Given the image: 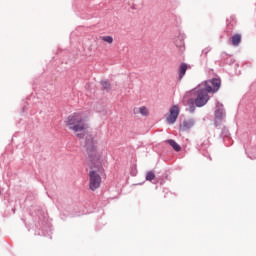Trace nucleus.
Wrapping results in <instances>:
<instances>
[{
	"label": "nucleus",
	"mask_w": 256,
	"mask_h": 256,
	"mask_svg": "<svg viewBox=\"0 0 256 256\" xmlns=\"http://www.w3.org/2000/svg\"><path fill=\"white\" fill-rule=\"evenodd\" d=\"M221 88V80L214 78L200 83L183 97V103L188 105L190 113L195 112V107H205L209 103V93H217Z\"/></svg>",
	"instance_id": "f257e3e1"
},
{
	"label": "nucleus",
	"mask_w": 256,
	"mask_h": 256,
	"mask_svg": "<svg viewBox=\"0 0 256 256\" xmlns=\"http://www.w3.org/2000/svg\"><path fill=\"white\" fill-rule=\"evenodd\" d=\"M87 152L91 161V170L89 171V189L91 191H97V189L101 187V175H99V172L101 171V162L99 161V153H97L95 146H92L91 148L88 147Z\"/></svg>",
	"instance_id": "f03ea898"
},
{
	"label": "nucleus",
	"mask_w": 256,
	"mask_h": 256,
	"mask_svg": "<svg viewBox=\"0 0 256 256\" xmlns=\"http://www.w3.org/2000/svg\"><path fill=\"white\" fill-rule=\"evenodd\" d=\"M86 120L87 117L85 116V113L75 112L67 117L65 125L70 131H73L74 135H76L78 139H83L88 127L85 122Z\"/></svg>",
	"instance_id": "7ed1b4c3"
},
{
	"label": "nucleus",
	"mask_w": 256,
	"mask_h": 256,
	"mask_svg": "<svg viewBox=\"0 0 256 256\" xmlns=\"http://www.w3.org/2000/svg\"><path fill=\"white\" fill-rule=\"evenodd\" d=\"M180 111L181 110L179 109L178 105H174L170 108L169 114L166 117V121H167V123H169V125H173L175 123V121H177Z\"/></svg>",
	"instance_id": "20e7f679"
},
{
	"label": "nucleus",
	"mask_w": 256,
	"mask_h": 256,
	"mask_svg": "<svg viewBox=\"0 0 256 256\" xmlns=\"http://www.w3.org/2000/svg\"><path fill=\"white\" fill-rule=\"evenodd\" d=\"M187 69H191L190 65H187V63H181L179 66V81L185 77V73H187Z\"/></svg>",
	"instance_id": "39448f33"
},
{
	"label": "nucleus",
	"mask_w": 256,
	"mask_h": 256,
	"mask_svg": "<svg viewBox=\"0 0 256 256\" xmlns=\"http://www.w3.org/2000/svg\"><path fill=\"white\" fill-rule=\"evenodd\" d=\"M193 125H195V122L193 120L184 121L180 126V129L182 131H189V129H191Z\"/></svg>",
	"instance_id": "423d86ee"
},
{
	"label": "nucleus",
	"mask_w": 256,
	"mask_h": 256,
	"mask_svg": "<svg viewBox=\"0 0 256 256\" xmlns=\"http://www.w3.org/2000/svg\"><path fill=\"white\" fill-rule=\"evenodd\" d=\"M231 43L234 47L239 46V43H241V34H234L231 38Z\"/></svg>",
	"instance_id": "0eeeda50"
},
{
	"label": "nucleus",
	"mask_w": 256,
	"mask_h": 256,
	"mask_svg": "<svg viewBox=\"0 0 256 256\" xmlns=\"http://www.w3.org/2000/svg\"><path fill=\"white\" fill-rule=\"evenodd\" d=\"M167 143L174 149V151H181V146L177 144V142H175L174 140H167Z\"/></svg>",
	"instance_id": "6e6552de"
},
{
	"label": "nucleus",
	"mask_w": 256,
	"mask_h": 256,
	"mask_svg": "<svg viewBox=\"0 0 256 256\" xmlns=\"http://www.w3.org/2000/svg\"><path fill=\"white\" fill-rule=\"evenodd\" d=\"M101 41H104L105 43H108V45H113V38L112 36H101Z\"/></svg>",
	"instance_id": "1a4fd4ad"
},
{
	"label": "nucleus",
	"mask_w": 256,
	"mask_h": 256,
	"mask_svg": "<svg viewBox=\"0 0 256 256\" xmlns=\"http://www.w3.org/2000/svg\"><path fill=\"white\" fill-rule=\"evenodd\" d=\"M138 113H140V115H143L144 117H147V115H149V110L147 109V107L142 106L138 108Z\"/></svg>",
	"instance_id": "9d476101"
},
{
	"label": "nucleus",
	"mask_w": 256,
	"mask_h": 256,
	"mask_svg": "<svg viewBox=\"0 0 256 256\" xmlns=\"http://www.w3.org/2000/svg\"><path fill=\"white\" fill-rule=\"evenodd\" d=\"M224 115H225V112L223 111V109H218L215 111L216 119H223Z\"/></svg>",
	"instance_id": "9b49d317"
},
{
	"label": "nucleus",
	"mask_w": 256,
	"mask_h": 256,
	"mask_svg": "<svg viewBox=\"0 0 256 256\" xmlns=\"http://www.w3.org/2000/svg\"><path fill=\"white\" fill-rule=\"evenodd\" d=\"M155 179V173L153 171H149L146 174V181H153Z\"/></svg>",
	"instance_id": "f8f14e48"
},
{
	"label": "nucleus",
	"mask_w": 256,
	"mask_h": 256,
	"mask_svg": "<svg viewBox=\"0 0 256 256\" xmlns=\"http://www.w3.org/2000/svg\"><path fill=\"white\" fill-rule=\"evenodd\" d=\"M101 85L103 89H106V91H109V89H111V84L108 81H102Z\"/></svg>",
	"instance_id": "ddd939ff"
},
{
	"label": "nucleus",
	"mask_w": 256,
	"mask_h": 256,
	"mask_svg": "<svg viewBox=\"0 0 256 256\" xmlns=\"http://www.w3.org/2000/svg\"><path fill=\"white\" fill-rule=\"evenodd\" d=\"M202 53L204 55V57H207L209 55V53H211V47H206L202 50Z\"/></svg>",
	"instance_id": "4468645a"
}]
</instances>
